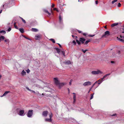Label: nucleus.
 I'll list each match as a JSON object with an SVG mask.
<instances>
[{
	"instance_id": "obj_1",
	"label": "nucleus",
	"mask_w": 124,
	"mask_h": 124,
	"mask_svg": "<svg viewBox=\"0 0 124 124\" xmlns=\"http://www.w3.org/2000/svg\"><path fill=\"white\" fill-rule=\"evenodd\" d=\"M54 81L55 84L57 85H59L60 86H62L65 85V83H59V81L58 80V78H54Z\"/></svg>"
},
{
	"instance_id": "obj_2",
	"label": "nucleus",
	"mask_w": 124,
	"mask_h": 124,
	"mask_svg": "<svg viewBox=\"0 0 124 124\" xmlns=\"http://www.w3.org/2000/svg\"><path fill=\"white\" fill-rule=\"evenodd\" d=\"M49 116L50 117V118H46L45 121L46 122H51L52 121L51 118L52 117V115L51 113L49 114Z\"/></svg>"
},
{
	"instance_id": "obj_3",
	"label": "nucleus",
	"mask_w": 124,
	"mask_h": 124,
	"mask_svg": "<svg viewBox=\"0 0 124 124\" xmlns=\"http://www.w3.org/2000/svg\"><path fill=\"white\" fill-rule=\"evenodd\" d=\"M103 72L99 70L92 72V73L93 75H96L102 73Z\"/></svg>"
},
{
	"instance_id": "obj_4",
	"label": "nucleus",
	"mask_w": 124,
	"mask_h": 124,
	"mask_svg": "<svg viewBox=\"0 0 124 124\" xmlns=\"http://www.w3.org/2000/svg\"><path fill=\"white\" fill-rule=\"evenodd\" d=\"M91 84V82L89 81L85 82L83 84V86H87L90 85Z\"/></svg>"
},
{
	"instance_id": "obj_5",
	"label": "nucleus",
	"mask_w": 124,
	"mask_h": 124,
	"mask_svg": "<svg viewBox=\"0 0 124 124\" xmlns=\"http://www.w3.org/2000/svg\"><path fill=\"white\" fill-rule=\"evenodd\" d=\"M122 33H124V31L122 32ZM120 38L121 39L118 38V37H117V39L123 42H124V36H122L121 35L120 36Z\"/></svg>"
},
{
	"instance_id": "obj_6",
	"label": "nucleus",
	"mask_w": 124,
	"mask_h": 124,
	"mask_svg": "<svg viewBox=\"0 0 124 124\" xmlns=\"http://www.w3.org/2000/svg\"><path fill=\"white\" fill-rule=\"evenodd\" d=\"M33 111L32 110L29 111L28 114L27 116L28 117H31L33 114Z\"/></svg>"
},
{
	"instance_id": "obj_7",
	"label": "nucleus",
	"mask_w": 124,
	"mask_h": 124,
	"mask_svg": "<svg viewBox=\"0 0 124 124\" xmlns=\"http://www.w3.org/2000/svg\"><path fill=\"white\" fill-rule=\"evenodd\" d=\"M18 114L20 116H24L25 115L24 110H20L19 111Z\"/></svg>"
},
{
	"instance_id": "obj_8",
	"label": "nucleus",
	"mask_w": 124,
	"mask_h": 124,
	"mask_svg": "<svg viewBox=\"0 0 124 124\" xmlns=\"http://www.w3.org/2000/svg\"><path fill=\"white\" fill-rule=\"evenodd\" d=\"M110 75V74H106L105 76H104L103 78H101L99 79V80L97 82H100L101 81H102V82L104 80V78H105L106 77H107L109 75Z\"/></svg>"
},
{
	"instance_id": "obj_9",
	"label": "nucleus",
	"mask_w": 124,
	"mask_h": 124,
	"mask_svg": "<svg viewBox=\"0 0 124 124\" xmlns=\"http://www.w3.org/2000/svg\"><path fill=\"white\" fill-rule=\"evenodd\" d=\"M109 35V32L108 31H106L105 32L104 34L102 36V37H106L107 36H108Z\"/></svg>"
},
{
	"instance_id": "obj_10",
	"label": "nucleus",
	"mask_w": 124,
	"mask_h": 124,
	"mask_svg": "<svg viewBox=\"0 0 124 124\" xmlns=\"http://www.w3.org/2000/svg\"><path fill=\"white\" fill-rule=\"evenodd\" d=\"M48 114V112L47 111H45L43 112L42 113L43 116L44 117H46Z\"/></svg>"
},
{
	"instance_id": "obj_11",
	"label": "nucleus",
	"mask_w": 124,
	"mask_h": 124,
	"mask_svg": "<svg viewBox=\"0 0 124 124\" xmlns=\"http://www.w3.org/2000/svg\"><path fill=\"white\" fill-rule=\"evenodd\" d=\"M85 39L83 38H80L79 39V40L83 44L84 43V41H85Z\"/></svg>"
},
{
	"instance_id": "obj_12",
	"label": "nucleus",
	"mask_w": 124,
	"mask_h": 124,
	"mask_svg": "<svg viewBox=\"0 0 124 124\" xmlns=\"http://www.w3.org/2000/svg\"><path fill=\"white\" fill-rule=\"evenodd\" d=\"M9 91H6V92L3 95L0 96V97H2L3 96H5L6 94H7L8 93H9Z\"/></svg>"
},
{
	"instance_id": "obj_13",
	"label": "nucleus",
	"mask_w": 124,
	"mask_h": 124,
	"mask_svg": "<svg viewBox=\"0 0 124 124\" xmlns=\"http://www.w3.org/2000/svg\"><path fill=\"white\" fill-rule=\"evenodd\" d=\"M40 36L39 35H36L35 37V39H40Z\"/></svg>"
},
{
	"instance_id": "obj_14",
	"label": "nucleus",
	"mask_w": 124,
	"mask_h": 124,
	"mask_svg": "<svg viewBox=\"0 0 124 124\" xmlns=\"http://www.w3.org/2000/svg\"><path fill=\"white\" fill-rule=\"evenodd\" d=\"M64 63L66 64H70L71 63V62L70 61H65Z\"/></svg>"
},
{
	"instance_id": "obj_15",
	"label": "nucleus",
	"mask_w": 124,
	"mask_h": 124,
	"mask_svg": "<svg viewBox=\"0 0 124 124\" xmlns=\"http://www.w3.org/2000/svg\"><path fill=\"white\" fill-rule=\"evenodd\" d=\"M31 31L34 32H37L38 31V30L36 28H32L31 29Z\"/></svg>"
},
{
	"instance_id": "obj_16",
	"label": "nucleus",
	"mask_w": 124,
	"mask_h": 124,
	"mask_svg": "<svg viewBox=\"0 0 124 124\" xmlns=\"http://www.w3.org/2000/svg\"><path fill=\"white\" fill-rule=\"evenodd\" d=\"M26 72L23 70L21 73V74L23 76H24L26 75Z\"/></svg>"
},
{
	"instance_id": "obj_17",
	"label": "nucleus",
	"mask_w": 124,
	"mask_h": 124,
	"mask_svg": "<svg viewBox=\"0 0 124 124\" xmlns=\"http://www.w3.org/2000/svg\"><path fill=\"white\" fill-rule=\"evenodd\" d=\"M44 11L46 13L48 14L49 16H50L51 15V13H49L48 11L44 10Z\"/></svg>"
},
{
	"instance_id": "obj_18",
	"label": "nucleus",
	"mask_w": 124,
	"mask_h": 124,
	"mask_svg": "<svg viewBox=\"0 0 124 124\" xmlns=\"http://www.w3.org/2000/svg\"><path fill=\"white\" fill-rule=\"evenodd\" d=\"M44 11L46 13L48 14L49 16H50L51 15V13H49L48 11L44 10Z\"/></svg>"
},
{
	"instance_id": "obj_19",
	"label": "nucleus",
	"mask_w": 124,
	"mask_h": 124,
	"mask_svg": "<svg viewBox=\"0 0 124 124\" xmlns=\"http://www.w3.org/2000/svg\"><path fill=\"white\" fill-rule=\"evenodd\" d=\"M44 11L46 13L48 14L49 16H50L51 15V13H49L48 11L44 10Z\"/></svg>"
},
{
	"instance_id": "obj_20",
	"label": "nucleus",
	"mask_w": 124,
	"mask_h": 124,
	"mask_svg": "<svg viewBox=\"0 0 124 124\" xmlns=\"http://www.w3.org/2000/svg\"><path fill=\"white\" fill-rule=\"evenodd\" d=\"M73 102L74 103H75L76 101V95H73Z\"/></svg>"
},
{
	"instance_id": "obj_21",
	"label": "nucleus",
	"mask_w": 124,
	"mask_h": 124,
	"mask_svg": "<svg viewBox=\"0 0 124 124\" xmlns=\"http://www.w3.org/2000/svg\"><path fill=\"white\" fill-rule=\"evenodd\" d=\"M118 24V23H114L112 24L111 25V26L112 27H113L114 26L117 25Z\"/></svg>"
},
{
	"instance_id": "obj_22",
	"label": "nucleus",
	"mask_w": 124,
	"mask_h": 124,
	"mask_svg": "<svg viewBox=\"0 0 124 124\" xmlns=\"http://www.w3.org/2000/svg\"><path fill=\"white\" fill-rule=\"evenodd\" d=\"M5 39V37L3 36H1L0 37V42L1 40H3Z\"/></svg>"
},
{
	"instance_id": "obj_23",
	"label": "nucleus",
	"mask_w": 124,
	"mask_h": 124,
	"mask_svg": "<svg viewBox=\"0 0 124 124\" xmlns=\"http://www.w3.org/2000/svg\"><path fill=\"white\" fill-rule=\"evenodd\" d=\"M19 30L22 33H23L24 32L23 29V28H20L19 29Z\"/></svg>"
},
{
	"instance_id": "obj_24",
	"label": "nucleus",
	"mask_w": 124,
	"mask_h": 124,
	"mask_svg": "<svg viewBox=\"0 0 124 124\" xmlns=\"http://www.w3.org/2000/svg\"><path fill=\"white\" fill-rule=\"evenodd\" d=\"M56 49L57 53L59 54L61 52L60 50L58 48H56Z\"/></svg>"
},
{
	"instance_id": "obj_25",
	"label": "nucleus",
	"mask_w": 124,
	"mask_h": 124,
	"mask_svg": "<svg viewBox=\"0 0 124 124\" xmlns=\"http://www.w3.org/2000/svg\"><path fill=\"white\" fill-rule=\"evenodd\" d=\"M59 20L60 22L61 23L62 21V19L60 16H59Z\"/></svg>"
},
{
	"instance_id": "obj_26",
	"label": "nucleus",
	"mask_w": 124,
	"mask_h": 124,
	"mask_svg": "<svg viewBox=\"0 0 124 124\" xmlns=\"http://www.w3.org/2000/svg\"><path fill=\"white\" fill-rule=\"evenodd\" d=\"M0 33H3L4 34H5L6 33V31L4 30H2L0 31Z\"/></svg>"
},
{
	"instance_id": "obj_27",
	"label": "nucleus",
	"mask_w": 124,
	"mask_h": 124,
	"mask_svg": "<svg viewBox=\"0 0 124 124\" xmlns=\"http://www.w3.org/2000/svg\"><path fill=\"white\" fill-rule=\"evenodd\" d=\"M90 41V40L89 39V40H87L85 42V45H86L87 44V43L89 42Z\"/></svg>"
},
{
	"instance_id": "obj_28",
	"label": "nucleus",
	"mask_w": 124,
	"mask_h": 124,
	"mask_svg": "<svg viewBox=\"0 0 124 124\" xmlns=\"http://www.w3.org/2000/svg\"><path fill=\"white\" fill-rule=\"evenodd\" d=\"M50 40L52 41L53 43H55V41L54 40V39H50Z\"/></svg>"
},
{
	"instance_id": "obj_29",
	"label": "nucleus",
	"mask_w": 124,
	"mask_h": 124,
	"mask_svg": "<svg viewBox=\"0 0 124 124\" xmlns=\"http://www.w3.org/2000/svg\"><path fill=\"white\" fill-rule=\"evenodd\" d=\"M62 54L64 56H65V52L64 51H62Z\"/></svg>"
},
{
	"instance_id": "obj_30",
	"label": "nucleus",
	"mask_w": 124,
	"mask_h": 124,
	"mask_svg": "<svg viewBox=\"0 0 124 124\" xmlns=\"http://www.w3.org/2000/svg\"><path fill=\"white\" fill-rule=\"evenodd\" d=\"M117 1V0H114L113 1H112V4H114L115 2H116Z\"/></svg>"
},
{
	"instance_id": "obj_31",
	"label": "nucleus",
	"mask_w": 124,
	"mask_h": 124,
	"mask_svg": "<svg viewBox=\"0 0 124 124\" xmlns=\"http://www.w3.org/2000/svg\"><path fill=\"white\" fill-rule=\"evenodd\" d=\"M21 18L24 23H26V22L25 20H24L21 17Z\"/></svg>"
},
{
	"instance_id": "obj_32",
	"label": "nucleus",
	"mask_w": 124,
	"mask_h": 124,
	"mask_svg": "<svg viewBox=\"0 0 124 124\" xmlns=\"http://www.w3.org/2000/svg\"><path fill=\"white\" fill-rule=\"evenodd\" d=\"M26 89H27V90H29V91H32L33 92H34V93H35V91H31L30 89H29L28 87H26Z\"/></svg>"
},
{
	"instance_id": "obj_33",
	"label": "nucleus",
	"mask_w": 124,
	"mask_h": 124,
	"mask_svg": "<svg viewBox=\"0 0 124 124\" xmlns=\"http://www.w3.org/2000/svg\"><path fill=\"white\" fill-rule=\"evenodd\" d=\"M76 42L78 44V45H80V41L78 40H76Z\"/></svg>"
},
{
	"instance_id": "obj_34",
	"label": "nucleus",
	"mask_w": 124,
	"mask_h": 124,
	"mask_svg": "<svg viewBox=\"0 0 124 124\" xmlns=\"http://www.w3.org/2000/svg\"><path fill=\"white\" fill-rule=\"evenodd\" d=\"M94 94V93H93V94H91V98H90V100H91V99H92L93 98V95Z\"/></svg>"
},
{
	"instance_id": "obj_35",
	"label": "nucleus",
	"mask_w": 124,
	"mask_h": 124,
	"mask_svg": "<svg viewBox=\"0 0 124 124\" xmlns=\"http://www.w3.org/2000/svg\"><path fill=\"white\" fill-rule=\"evenodd\" d=\"M26 71L28 73H29L30 71V70L29 69H28L27 70H26Z\"/></svg>"
},
{
	"instance_id": "obj_36",
	"label": "nucleus",
	"mask_w": 124,
	"mask_h": 124,
	"mask_svg": "<svg viewBox=\"0 0 124 124\" xmlns=\"http://www.w3.org/2000/svg\"><path fill=\"white\" fill-rule=\"evenodd\" d=\"M87 50H84L83 49H82V51L83 52V53H85L87 51Z\"/></svg>"
},
{
	"instance_id": "obj_37",
	"label": "nucleus",
	"mask_w": 124,
	"mask_h": 124,
	"mask_svg": "<svg viewBox=\"0 0 124 124\" xmlns=\"http://www.w3.org/2000/svg\"><path fill=\"white\" fill-rule=\"evenodd\" d=\"M15 24H16V23H14V26L15 27L16 29H18V28L17 26Z\"/></svg>"
},
{
	"instance_id": "obj_38",
	"label": "nucleus",
	"mask_w": 124,
	"mask_h": 124,
	"mask_svg": "<svg viewBox=\"0 0 124 124\" xmlns=\"http://www.w3.org/2000/svg\"><path fill=\"white\" fill-rule=\"evenodd\" d=\"M11 30V28L10 27H9L7 31L8 32L10 31Z\"/></svg>"
},
{
	"instance_id": "obj_39",
	"label": "nucleus",
	"mask_w": 124,
	"mask_h": 124,
	"mask_svg": "<svg viewBox=\"0 0 124 124\" xmlns=\"http://www.w3.org/2000/svg\"><path fill=\"white\" fill-rule=\"evenodd\" d=\"M121 4L120 3H118V7H120L121 6Z\"/></svg>"
},
{
	"instance_id": "obj_40",
	"label": "nucleus",
	"mask_w": 124,
	"mask_h": 124,
	"mask_svg": "<svg viewBox=\"0 0 124 124\" xmlns=\"http://www.w3.org/2000/svg\"><path fill=\"white\" fill-rule=\"evenodd\" d=\"M5 42H9V40L8 39H6L5 40Z\"/></svg>"
},
{
	"instance_id": "obj_41",
	"label": "nucleus",
	"mask_w": 124,
	"mask_h": 124,
	"mask_svg": "<svg viewBox=\"0 0 124 124\" xmlns=\"http://www.w3.org/2000/svg\"><path fill=\"white\" fill-rule=\"evenodd\" d=\"M72 43L74 45H75L76 44V42L75 41V40H74L73 41Z\"/></svg>"
},
{
	"instance_id": "obj_42",
	"label": "nucleus",
	"mask_w": 124,
	"mask_h": 124,
	"mask_svg": "<svg viewBox=\"0 0 124 124\" xmlns=\"http://www.w3.org/2000/svg\"><path fill=\"white\" fill-rule=\"evenodd\" d=\"M94 35H89V37H92L94 36Z\"/></svg>"
},
{
	"instance_id": "obj_43",
	"label": "nucleus",
	"mask_w": 124,
	"mask_h": 124,
	"mask_svg": "<svg viewBox=\"0 0 124 124\" xmlns=\"http://www.w3.org/2000/svg\"><path fill=\"white\" fill-rule=\"evenodd\" d=\"M54 6V4H52V6H51V7L52 8H53Z\"/></svg>"
},
{
	"instance_id": "obj_44",
	"label": "nucleus",
	"mask_w": 124,
	"mask_h": 124,
	"mask_svg": "<svg viewBox=\"0 0 124 124\" xmlns=\"http://www.w3.org/2000/svg\"><path fill=\"white\" fill-rule=\"evenodd\" d=\"M83 34L85 36H86L87 35V34L86 33H83Z\"/></svg>"
},
{
	"instance_id": "obj_45",
	"label": "nucleus",
	"mask_w": 124,
	"mask_h": 124,
	"mask_svg": "<svg viewBox=\"0 0 124 124\" xmlns=\"http://www.w3.org/2000/svg\"><path fill=\"white\" fill-rule=\"evenodd\" d=\"M98 1L97 0H96L95 1V3L96 4H97L98 3Z\"/></svg>"
},
{
	"instance_id": "obj_46",
	"label": "nucleus",
	"mask_w": 124,
	"mask_h": 124,
	"mask_svg": "<svg viewBox=\"0 0 124 124\" xmlns=\"http://www.w3.org/2000/svg\"><path fill=\"white\" fill-rule=\"evenodd\" d=\"M97 81H96L93 85V86H94L95 84L97 83Z\"/></svg>"
},
{
	"instance_id": "obj_47",
	"label": "nucleus",
	"mask_w": 124,
	"mask_h": 124,
	"mask_svg": "<svg viewBox=\"0 0 124 124\" xmlns=\"http://www.w3.org/2000/svg\"><path fill=\"white\" fill-rule=\"evenodd\" d=\"M78 32L79 33H82V31H79V30H78Z\"/></svg>"
},
{
	"instance_id": "obj_48",
	"label": "nucleus",
	"mask_w": 124,
	"mask_h": 124,
	"mask_svg": "<svg viewBox=\"0 0 124 124\" xmlns=\"http://www.w3.org/2000/svg\"><path fill=\"white\" fill-rule=\"evenodd\" d=\"M83 0H78V1L79 2H81Z\"/></svg>"
},
{
	"instance_id": "obj_49",
	"label": "nucleus",
	"mask_w": 124,
	"mask_h": 124,
	"mask_svg": "<svg viewBox=\"0 0 124 124\" xmlns=\"http://www.w3.org/2000/svg\"><path fill=\"white\" fill-rule=\"evenodd\" d=\"M57 8H54V10H56Z\"/></svg>"
},
{
	"instance_id": "obj_50",
	"label": "nucleus",
	"mask_w": 124,
	"mask_h": 124,
	"mask_svg": "<svg viewBox=\"0 0 124 124\" xmlns=\"http://www.w3.org/2000/svg\"><path fill=\"white\" fill-rule=\"evenodd\" d=\"M116 114H113V115H111V116H116Z\"/></svg>"
},
{
	"instance_id": "obj_51",
	"label": "nucleus",
	"mask_w": 124,
	"mask_h": 124,
	"mask_svg": "<svg viewBox=\"0 0 124 124\" xmlns=\"http://www.w3.org/2000/svg\"><path fill=\"white\" fill-rule=\"evenodd\" d=\"M58 45L60 47H61V46L60 44L58 43Z\"/></svg>"
},
{
	"instance_id": "obj_52",
	"label": "nucleus",
	"mask_w": 124,
	"mask_h": 124,
	"mask_svg": "<svg viewBox=\"0 0 124 124\" xmlns=\"http://www.w3.org/2000/svg\"><path fill=\"white\" fill-rule=\"evenodd\" d=\"M92 89H91V88L89 90V91L88 92V93H89L90 92V91Z\"/></svg>"
},
{
	"instance_id": "obj_53",
	"label": "nucleus",
	"mask_w": 124,
	"mask_h": 124,
	"mask_svg": "<svg viewBox=\"0 0 124 124\" xmlns=\"http://www.w3.org/2000/svg\"><path fill=\"white\" fill-rule=\"evenodd\" d=\"M68 93H70V90L69 88H68Z\"/></svg>"
},
{
	"instance_id": "obj_54",
	"label": "nucleus",
	"mask_w": 124,
	"mask_h": 124,
	"mask_svg": "<svg viewBox=\"0 0 124 124\" xmlns=\"http://www.w3.org/2000/svg\"><path fill=\"white\" fill-rule=\"evenodd\" d=\"M101 83H102V81H101L100 82H99V83H98V84H101Z\"/></svg>"
},
{
	"instance_id": "obj_55",
	"label": "nucleus",
	"mask_w": 124,
	"mask_h": 124,
	"mask_svg": "<svg viewBox=\"0 0 124 124\" xmlns=\"http://www.w3.org/2000/svg\"><path fill=\"white\" fill-rule=\"evenodd\" d=\"M71 81H70V82H69V85H71Z\"/></svg>"
},
{
	"instance_id": "obj_56",
	"label": "nucleus",
	"mask_w": 124,
	"mask_h": 124,
	"mask_svg": "<svg viewBox=\"0 0 124 124\" xmlns=\"http://www.w3.org/2000/svg\"><path fill=\"white\" fill-rule=\"evenodd\" d=\"M111 63H114V62L113 61H111Z\"/></svg>"
},
{
	"instance_id": "obj_57",
	"label": "nucleus",
	"mask_w": 124,
	"mask_h": 124,
	"mask_svg": "<svg viewBox=\"0 0 124 124\" xmlns=\"http://www.w3.org/2000/svg\"><path fill=\"white\" fill-rule=\"evenodd\" d=\"M56 11L58 12H59V10L57 9H56Z\"/></svg>"
},
{
	"instance_id": "obj_58",
	"label": "nucleus",
	"mask_w": 124,
	"mask_h": 124,
	"mask_svg": "<svg viewBox=\"0 0 124 124\" xmlns=\"http://www.w3.org/2000/svg\"><path fill=\"white\" fill-rule=\"evenodd\" d=\"M24 38H26V39H29V40H30V39H29L28 38H27V37H25V36H24Z\"/></svg>"
},
{
	"instance_id": "obj_59",
	"label": "nucleus",
	"mask_w": 124,
	"mask_h": 124,
	"mask_svg": "<svg viewBox=\"0 0 124 124\" xmlns=\"http://www.w3.org/2000/svg\"><path fill=\"white\" fill-rule=\"evenodd\" d=\"M94 86H93V85H92V86L91 87V89H92L93 88V87Z\"/></svg>"
},
{
	"instance_id": "obj_60",
	"label": "nucleus",
	"mask_w": 124,
	"mask_h": 124,
	"mask_svg": "<svg viewBox=\"0 0 124 124\" xmlns=\"http://www.w3.org/2000/svg\"><path fill=\"white\" fill-rule=\"evenodd\" d=\"M2 12V10H1L0 11V14Z\"/></svg>"
},
{
	"instance_id": "obj_61",
	"label": "nucleus",
	"mask_w": 124,
	"mask_h": 124,
	"mask_svg": "<svg viewBox=\"0 0 124 124\" xmlns=\"http://www.w3.org/2000/svg\"><path fill=\"white\" fill-rule=\"evenodd\" d=\"M73 94H74V95H76L75 93H73Z\"/></svg>"
},
{
	"instance_id": "obj_62",
	"label": "nucleus",
	"mask_w": 124,
	"mask_h": 124,
	"mask_svg": "<svg viewBox=\"0 0 124 124\" xmlns=\"http://www.w3.org/2000/svg\"><path fill=\"white\" fill-rule=\"evenodd\" d=\"M72 37H73V38L74 37V36L73 35H72Z\"/></svg>"
},
{
	"instance_id": "obj_63",
	"label": "nucleus",
	"mask_w": 124,
	"mask_h": 124,
	"mask_svg": "<svg viewBox=\"0 0 124 124\" xmlns=\"http://www.w3.org/2000/svg\"><path fill=\"white\" fill-rule=\"evenodd\" d=\"M104 28H106V26H105L104 27Z\"/></svg>"
},
{
	"instance_id": "obj_64",
	"label": "nucleus",
	"mask_w": 124,
	"mask_h": 124,
	"mask_svg": "<svg viewBox=\"0 0 124 124\" xmlns=\"http://www.w3.org/2000/svg\"><path fill=\"white\" fill-rule=\"evenodd\" d=\"M123 30H124V27H123Z\"/></svg>"
}]
</instances>
